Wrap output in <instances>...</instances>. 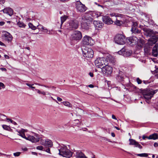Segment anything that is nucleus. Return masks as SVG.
Instances as JSON below:
<instances>
[{"instance_id": "f257e3e1", "label": "nucleus", "mask_w": 158, "mask_h": 158, "mask_svg": "<svg viewBox=\"0 0 158 158\" xmlns=\"http://www.w3.org/2000/svg\"><path fill=\"white\" fill-rule=\"evenodd\" d=\"M82 37V34L80 31L77 30L74 31L70 37L71 44H73L77 43L81 39Z\"/></svg>"}, {"instance_id": "f03ea898", "label": "nucleus", "mask_w": 158, "mask_h": 158, "mask_svg": "<svg viewBox=\"0 0 158 158\" xmlns=\"http://www.w3.org/2000/svg\"><path fill=\"white\" fill-rule=\"evenodd\" d=\"M58 150L59 151V154L64 157H70L72 155V152L67 148L66 146L63 145L59 147Z\"/></svg>"}, {"instance_id": "7ed1b4c3", "label": "nucleus", "mask_w": 158, "mask_h": 158, "mask_svg": "<svg viewBox=\"0 0 158 158\" xmlns=\"http://www.w3.org/2000/svg\"><path fill=\"white\" fill-rule=\"evenodd\" d=\"M92 19L86 15H83L82 17L81 26L82 28L85 29H88L91 23H92Z\"/></svg>"}, {"instance_id": "20e7f679", "label": "nucleus", "mask_w": 158, "mask_h": 158, "mask_svg": "<svg viewBox=\"0 0 158 158\" xmlns=\"http://www.w3.org/2000/svg\"><path fill=\"white\" fill-rule=\"evenodd\" d=\"M81 50L83 56L84 57L91 58L93 57L94 52L91 48L83 46L82 47Z\"/></svg>"}, {"instance_id": "39448f33", "label": "nucleus", "mask_w": 158, "mask_h": 158, "mask_svg": "<svg viewBox=\"0 0 158 158\" xmlns=\"http://www.w3.org/2000/svg\"><path fill=\"white\" fill-rule=\"evenodd\" d=\"M94 64L96 67L100 68L102 66L108 64V61L104 57H99L95 60Z\"/></svg>"}, {"instance_id": "423d86ee", "label": "nucleus", "mask_w": 158, "mask_h": 158, "mask_svg": "<svg viewBox=\"0 0 158 158\" xmlns=\"http://www.w3.org/2000/svg\"><path fill=\"white\" fill-rule=\"evenodd\" d=\"M157 91V89L155 90L152 89L145 90L143 92V95L145 99H150Z\"/></svg>"}, {"instance_id": "0eeeda50", "label": "nucleus", "mask_w": 158, "mask_h": 158, "mask_svg": "<svg viewBox=\"0 0 158 158\" xmlns=\"http://www.w3.org/2000/svg\"><path fill=\"white\" fill-rule=\"evenodd\" d=\"M25 139L32 143H36L39 141L40 138L39 135L33 133L32 135L27 134L26 138Z\"/></svg>"}, {"instance_id": "6e6552de", "label": "nucleus", "mask_w": 158, "mask_h": 158, "mask_svg": "<svg viewBox=\"0 0 158 158\" xmlns=\"http://www.w3.org/2000/svg\"><path fill=\"white\" fill-rule=\"evenodd\" d=\"M78 21L76 20H70L66 24V26L67 29L70 30L76 29L78 27Z\"/></svg>"}, {"instance_id": "1a4fd4ad", "label": "nucleus", "mask_w": 158, "mask_h": 158, "mask_svg": "<svg viewBox=\"0 0 158 158\" xmlns=\"http://www.w3.org/2000/svg\"><path fill=\"white\" fill-rule=\"evenodd\" d=\"M114 41L115 43L118 44L123 45L125 43V37L122 35L118 34L115 36Z\"/></svg>"}, {"instance_id": "9d476101", "label": "nucleus", "mask_w": 158, "mask_h": 158, "mask_svg": "<svg viewBox=\"0 0 158 158\" xmlns=\"http://www.w3.org/2000/svg\"><path fill=\"white\" fill-rule=\"evenodd\" d=\"M139 39L135 36L127 38L126 39L127 44L130 46H133L137 44Z\"/></svg>"}, {"instance_id": "9b49d317", "label": "nucleus", "mask_w": 158, "mask_h": 158, "mask_svg": "<svg viewBox=\"0 0 158 158\" xmlns=\"http://www.w3.org/2000/svg\"><path fill=\"white\" fill-rule=\"evenodd\" d=\"M94 43L93 39L89 36L85 35L83 38L82 44L83 45H92Z\"/></svg>"}, {"instance_id": "f8f14e48", "label": "nucleus", "mask_w": 158, "mask_h": 158, "mask_svg": "<svg viewBox=\"0 0 158 158\" xmlns=\"http://www.w3.org/2000/svg\"><path fill=\"white\" fill-rule=\"evenodd\" d=\"M105 65L101 69L102 72L104 74L107 75H110L113 71V68L110 65L107 64H105Z\"/></svg>"}, {"instance_id": "ddd939ff", "label": "nucleus", "mask_w": 158, "mask_h": 158, "mask_svg": "<svg viewBox=\"0 0 158 158\" xmlns=\"http://www.w3.org/2000/svg\"><path fill=\"white\" fill-rule=\"evenodd\" d=\"M76 8L77 11L82 12L86 10L85 5L82 4L80 1H77L76 4Z\"/></svg>"}, {"instance_id": "4468645a", "label": "nucleus", "mask_w": 158, "mask_h": 158, "mask_svg": "<svg viewBox=\"0 0 158 158\" xmlns=\"http://www.w3.org/2000/svg\"><path fill=\"white\" fill-rule=\"evenodd\" d=\"M2 38L5 41L8 42H11L12 39L11 35L8 32L4 31L2 36Z\"/></svg>"}, {"instance_id": "2eb2a0df", "label": "nucleus", "mask_w": 158, "mask_h": 158, "mask_svg": "<svg viewBox=\"0 0 158 158\" xmlns=\"http://www.w3.org/2000/svg\"><path fill=\"white\" fill-rule=\"evenodd\" d=\"M118 53L119 55H122L125 57H127L131 55L132 52L130 50L126 49L125 47H123L118 51Z\"/></svg>"}, {"instance_id": "dca6fc26", "label": "nucleus", "mask_w": 158, "mask_h": 158, "mask_svg": "<svg viewBox=\"0 0 158 158\" xmlns=\"http://www.w3.org/2000/svg\"><path fill=\"white\" fill-rule=\"evenodd\" d=\"M40 143L41 145L48 148L51 147L53 145L52 142L48 139L41 140L40 141Z\"/></svg>"}, {"instance_id": "f3484780", "label": "nucleus", "mask_w": 158, "mask_h": 158, "mask_svg": "<svg viewBox=\"0 0 158 158\" xmlns=\"http://www.w3.org/2000/svg\"><path fill=\"white\" fill-rule=\"evenodd\" d=\"M142 29L144 31L145 35L148 36L153 37L154 33L153 30L148 28L147 27H143Z\"/></svg>"}, {"instance_id": "a211bd4d", "label": "nucleus", "mask_w": 158, "mask_h": 158, "mask_svg": "<svg viewBox=\"0 0 158 158\" xmlns=\"http://www.w3.org/2000/svg\"><path fill=\"white\" fill-rule=\"evenodd\" d=\"M27 131L26 129H21L20 130H17L16 131L18 133V134H17L18 135L25 139L26 138V136L25 135V133L27 132Z\"/></svg>"}, {"instance_id": "6ab92c4d", "label": "nucleus", "mask_w": 158, "mask_h": 158, "mask_svg": "<svg viewBox=\"0 0 158 158\" xmlns=\"http://www.w3.org/2000/svg\"><path fill=\"white\" fill-rule=\"evenodd\" d=\"M129 141L130 142L129 145H134L135 147H138L140 149H142V147L138 142H136L135 140L132 139H129Z\"/></svg>"}, {"instance_id": "aec40b11", "label": "nucleus", "mask_w": 158, "mask_h": 158, "mask_svg": "<svg viewBox=\"0 0 158 158\" xmlns=\"http://www.w3.org/2000/svg\"><path fill=\"white\" fill-rule=\"evenodd\" d=\"M138 24L136 22H133L132 26L131 31L133 33L135 34L139 33L140 32V31L137 28Z\"/></svg>"}, {"instance_id": "412c9836", "label": "nucleus", "mask_w": 158, "mask_h": 158, "mask_svg": "<svg viewBox=\"0 0 158 158\" xmlns=\"http://www.w3.org/2000/svg\"><path fill=\"white\" fill-rule=\"evenodd\" d=\"M125 75L124 73L122 71H119L118 74L116 77V79L119 81H123Z\"/></svg>"}, {"instance_id": "4be33fe9", "label": "nucleus", "mask_w": 158, "mask_h": 158, "mask_svg": "<svg viewBox=\"0 0 158 158\" xmlns=\"http://www.w3.org/2000/svg\"><path fill=\"white\" fill-rule=\"evenodd\" d=\"M102 19L103 22L107 24H111L113 22L111 19L108 16H103L102 17Z\"/></svg>"}, {"instance_id": "5701e85b", "label": "nucleus", "mask_w": 158, "mask_h": 158, "mask_svg": "<svg viewBox=\"0 0 158 158\" xmlns=\"http://www.w3.org/2000/svg\"><path fill=\"white\" fill-rule=\"evenodd\" d=\"M3 11L4 13L8 14L9 15L11 16L13 14V10L10 7H8L5 8L3 10H1V11Z\"/></svg>"}, {"instance_id": "b1692460", "label": "nucleus", "mask_w": 158, "mask_h": 158, "mask_svg": "<svg viewBox=\"0 0 158 158\" xmlns=\"http://www.w3.org/2000/svg\"><path fill=\"white\" fill-rule=\"evenodd\" d=\"M93 23L96 29L101 28L103 25L102 22L95 20L93 21Z\"/></svg>"}, {"instance_id": "393cba45", "label": "nucleus", "mask_w": 158, "mask_h": 158, "mask_svg": "<svg viewBox=\"0 0 158 158\" xmlns=\"http://www.w3.org/2000/svg\"><path fill=\"white\" fill-rule=\"evenodd\" d=\"M152 54L155 57L157 56L158 54V45L156 44L153 47L152 50Z\"/></svg>"}, {"instance_id": "a878e982", "label": "nucleus", "mask_w": 158, "mask_h": 158, "mask_svg": "<svg viewBox=\"0 0 158 158\" xmlns=\"http://www.w3.org/2000/svg\"><path fill=\"white\" fill-rule=\"evenodd\" d=\"M76 157L78 158H87L85 155L80 151H78L76 152L75 155Z\"/></svg>"}, {"instance_id": "bb28decb", "label": "nucleus", "mask_w": 158, "mask_h": 158, "mask_svg": "<svg viewBox=\"0 0 158 158\" xmlns=\"http://www.w3.org/2000/svg\"><path fill=\"white\" fill-rule=\"evenodd\" d=\"M148 139H152L153 140H155L158 139V135L157 133H155L150 135L148 136Z\"/></svg>"}, {"instance_id": "cd10ccee", "label": "nucleus", "mask_w": 158, "mask_h": 158, "mask_svg": "<svg viewBox=\"0 0 158 158\" xmlns=\"http://www.w3.org/2000/svg\"><path fill=\"white\" fill-rule=\"evenodd\" d=\"M156 42V39L155 38H151L148 40V44L150 45H152L153 44H154Z\"/></svg>"}, {"instance_id": "c85d7f7f", "label": "nucleus", "mask_w": 158, "mask_h": 158, "mask_svg": "<svg viewBox=\"0 0 158 158\" xmlns=\"http://www.w3.org/2000/svg\"><path fill=\"white\" fill-rule=\"evenodd\" d=\"M101 13L98 11H94L92 13V16L94 18H98L101 16Z\"/></svg>"}, {"instance_id": "c756f323", "label": "nucleus", "mask_w": 158, "mask_h": 158, "mask_svg": "<svg viewBox=\"0 0 158 158\" xmlns=\"http://www.w3.org/2000/svg\"><path fill=\"white\" fill-rule=\"evenodd\" d=\"M18 26L20 27L25 28L26 25L23 22L19 21L17 23Z\"/></svg>"}, {"instance_id": "7c9ffc66", "label": "nucleus", "mask_w": 158, "mask_h": 158, "mask_svg": "<svg viewBox=\"0 0 158 158\" xmlns=\"http://www.w3.org/2000/svg\"><path fill=\"white\" fill-rule=\"evenodd\" d=\"M67 18V17L65 16H64L60 17L61 19V26L63 23L65 21Z\"/></svg>"}, {"instance_id": "2f4dec72", "label": "nucleus", "mask_w": 158, "mask_h": 158, "mask_svg": "<svg viewBox=\"0 0 158 158\" xmlns=\"http://www.w3.org/2000/svg\"><path fill=\"white\" fill-rule=\"evenodd\" d=\"M114 23L116 25L118 26H120L123 24V21L117 19Z\"/></svg>"}, {"instance_id": "473e14b6", "label": "nucleus", "mask_w": 158, "mask_h": 158, "mask_svg": "<svg viewBox=\"0 0 158 158\" xmlns=\"http://www.w3.org/2000/svg\"><path fill=\"white\" fill-rule=\"evenodd\" d=\"M29 28L33 30H35L37 29V27L33 25L31 23H28Z\"/></svg>"}, {"instance_id": "72a5a7b5", "label": "nucleus", "mask_w": 158, "mask_h": 158, "mask_svg": "<svg viewBox=\"0 0 158 158\" xmlns=\"http://www.w3.org/2000/svg\"><path fill=\"white\" fill-rule=\"evenodd\" d=\"M110 15L111 17L115 16L116 17H122L123 15L121 14H118L115 13H112L110 14Z\"/></svg>"}, {"instance_id": "f704fd0d", "label": "nucleus", "mask_w": 158, "mask_h": 158, "mask_svg": "<svg viewBox=\"0 0 158 158\" xmlns=\"http://www.w3.org/2000/svg\"><path fill=\"white\" fill-rule=\"evenodd\" d=\"M144 50L145 52L147 54L149 53L150 52V48L148 47H147L146 46H145L144 47Z\"/></svg>"}, {"instance_id": "c9c22d12", "label": "nucleus", "mask_w": 158, "mask_h": 158, "mask_svg": "<svg viewBox=\"0 0 158 158\" xmlns=\"http://www.w3.org/2000/svg\"><path fill=\"white\" fill-rule=\"evenodd\" d=\"M62 103L64 105L66 106H68L69 107H71L72 106L68 102H62Z\"/></svg>"}, {"instance_id": "e433bc0d", "label": "nucleus", "mask_w": 158, "mask_h": 158, "mask_svg": "<svg viewBox=\"0 0 158 158\" xmlns=\"http://www.w3.org/2000/svg\"><path fill=\"white\" fill-rule=\"evenodd\" d=\"M0 117L1 118L2 121H5L6 119L7 120V119H8L5 115L3 114H0Z\"/></svg>"}, {"instance_id": "4c0bfd02", "label": "nucleus", "mask_w": 158, "mask_h": 158, "mask_svg": "<svg viewBox=\"0 0 158 158\" xmlns=\"http://www.w3.org/2000/svg\"><path fill=\"white\" fill-rule=\"evenodd\" d=\"M136 155L139 156L140 157H147L148 156V154L147 153H143L141 154H136Z\"/></svg>"}, {"instance_id": "58836bf2", "label": "nucleus", "mask_w": 158, "mask_h": 158, "mask_svg": "<svg viewBox=\"0 0 158 158\" xmlns=\"http://www.w3.org/2000/svg\"><path fill=\"white\" fill-rule=\"evenodd\" d=\"M2 126L4 129L6 130L9 131L10 129L9 126L6 125H3Z\"/></svg>"}, {"instance_id": "ea45409f", "label": "nucleus", "mask_w": 158, "mask_h": 158, "mask_svg": "<svg viewBox=\"0 0 158 158\" xmlns=\"http://www.w3.org/2000/svg\"><path fill=\"white\" fill-rule=\"evenodd\" d=\"M44 27L41 24H39L37 26V28L39 30L42 31L44 28Z\"/></svg>"}, {"instance_id": "a19ab883", "label": "nucleus", "mask_w": 158, "mask_h": 158, "mask_svg": "<svg viewBox=\"0 0 158 158\" xmlns=\"http://www.w3.org/2000/svg\"><path fill=\"white\" fill-rule=\"evenodd\" d=\"M26 84L27 86H29V87L31 88L32 89H34L35 88V87L32 86V85H34L33 84L31 85L28 83H26Z\"/></svg>"}, {"instance_id": "79ce46f5", "label": "nucleus", "mask_w": 158, "mask_h": 158, "mask_svg": "<svg viewBox=\"0 0 158 158\" xmlns=\"http://www.w3.org/2000/svg\"><path fill=\"white\" fill-rule=\"evenodd\" d=\"M136 81L138 84H141L142 82L141 80L139 77L137 78Z\"/></svg>"}, {"instance_id": "37998d69", "label": "nucleus", "mask_w": 158, "mask_h": 158, "mask_svg": "<svg viewBox=\"0 0 158 158\" xmlns=\"http://www.w3.org/2000/svg\"><path fill=\"white\" fill-rule=\"evenodd\" d=\"M36 149L37 150H43L44 149L42 146H38L36 147Z\"/></svg>"}, {"instance_id": "c03bdc74", "label": "nucleus", "mask_w": 158, "mask_h": 158, "mask_svg": "<svg viewBox=\"0 0 158 158\" xmlns=\"http://www.w3.org/2000/svg\"><path fill=\"white\" fill-rule=\"evenodd\" d=\"M44 151H45L51 154L50 153V149L49 148H47L46 149H45L44 148L43 150Z\"/></svg>"}, {"instance_id": "a18cd8bd", "label": "nucleus", "mask_w": 158, "mask_h": 158, "mask_svg": "<svg viewBox=\"0 0 158 158\" xmlns=\"http://www.w3.org/2000/svg\"><path fill=\"white\" fill-rule=\"evenodd\" d=\"M20 152H18L15 153H14V155L15 156H18L20 155Z\"/></svg>"}, {"instance_id": "49530a36", "label": "nucleus", "mask_w": 158, "mask_h": 158, "mask_svg": "<svg viewBox=\"0 0 158 158\" xmlns=\"http://www.w3.org/2000/svg\"><path fill=\"white\" fill-rule=\"evenodd\" d=\"M156 73L155 75V78H158V69H157L156 70Z\"/></svg>"}, {"instance_id": "de8ad7c7", "label": "nucleus", "mask_w": 158, "mask_h": 158, "mask_svg": "<svg viewBox=\"0 0 158 158\" xmlns=\"http://www.w3.org/2000/svg\"><path fill=\"white\" fill-rule=\"evenodd\" d=\"M2 87V88H5V86L4 84L2 82L0 83V87Z\"/></svg>"}, {"instance_id": "09e8293b", "label": "nucleus", "mask_w": 158, "mask_h": 158, "mask_svg": "<svg viewBox=\"0 0 158 158\" xmlns=\"http://www.w3.org/2000/svg\"><path fill=\"white\" fill-rule=\"evenodd\" d=\"M42 31H44V32L45 33H47L48 32L47 29L45 27H44V29H43V30Z\"/></svg>"}, {"instance_id": "8fccbe9b", "label": "nucleus", "mask_w": 158, "mask_h": 158, "mask_svg": "<svg viewBox=\"0 0 158 158\" xmlns=\"http://www.w3.org/2000/svg\"><path fill=\"white\" fill-rule=\"evenodd\" d=\"M148 136H145L144 135H143L142 136V139H145L146 138H147L148 139Z\"/></svg>"}, {"instance_id": "3c124183", "label": "nucleus", "mask_w": 158, "mask_h": 158, "mask_svg": "<svg viewBox=\"0 0 158 158\" xmlns=\"http://www.w3.org/2000/svg\"><path fill=\"white\" fill-rule=\"evenodd\" d=\"M5 2V0H0V4H4Z\"/></svg>"}, {"instance_id": "603ef678", "label": "nucleus", "mask_w": 158, "mask_h": 158, "mask_svg": "<svg viewBox=\"0 0 158 158\" xmlns=\"http://www.w3.org/2000/svg\"><path fill=\"white\" fill-rule=\"evenodd\" d=\"M57 100L58 101H59L60 102V101H61L62 100V99L59 97H57Z\"/></svg>"}, {"instance_id": "864d4df0", "label": "nucleus", "mask_w": 158, "mask_h": 158, "mask_svg": "<svg viewBox=\"0 0 158 158\" xmlns=\"http://www.w3.org/2000/svg\"><path fill=\"white\" fill-rule=\"evenodd\" d=\"M143 83L145 84H147L149 83V82H148V81H143Z\"/></svg>"}, {"instance_id": "5fc2aeb1", "label": "nucleus", "mask_w": 158, "mask_h": 158, "mask_svg": "<svg viewBox=\"0 0 158 158\" xmlns=\"http://www.w3.org/2000/svg\"><path fill=\"white\" fill-rule=\"evenodd\" d=\"M154 146L155 147H156L158 146V143H155L154 144Z\"/></svg>"}, {"instance_id": "6e6d98bb", "label": "nucleus", "mask_w": 158, "mask_h": 158, "mask_svg": "<svg viewBox=\"0 0 158 158\" xmlns=\"http://www.w3.org/2000/svg\"><path fill=\"white\" fill-rule=\"evenodd\" d=\"M7 120L8 121H10V123H12L14 121L10 119V118L7 119Z\"/></svg>"}, {"instance_id": "4d7b16f0", "label": "nucleus", "mask_w": 158, "mask_h": 158, "mask_svg": "<svg viewBox=\"0 0 158 158\" xmlns=\"http://www.w3.org/2000/svg\"><path fill=\"white\" fill-rule=\"evenodd\" d=\"M4 56L5 58L6 59H9V57L8 55H4Z\"/></svg>"}, {"instance_id": "13d9d810", "label": "nucleus", "mask_w": 158, "mask_h": 158, "mask_svg": "<svg viewBox=\"0 0 158 158\" xmlns=\"http://www.w3.org/2000/svg\"><path fill=\"white\" fill-rule=\"evenodd\" d=\"M112 118L113 119H115V120L117 119H116L115 116V115H114L113 114L112 115Z\"/></svg>"}, {"instance_id": "bf43d9fd", "label": "nucleus", "mask_w": 158, "mask_h": 158, "mask_svg": "<svg viewBox=\"0 0 158 158\" xmlns=\"http://www.w3.org/2000/svg\"><path fill=\"white\" fill-rule=\"evenodd\" d=\"M5 23L3 22H0V25L2 26Z\"/></svg>"}, {"instance_id": "052dcab7", "label": "nucleus", "mask_w": 158, "mask_h": 158, "mask_svg": "<svg viewBox=\"0 0 158 158\" xmlns=\"http://www.w3.org/2000/svg\"><path fill=\"white\" fill-rule=\"evenodd\" d=\"M89 74L90 77H93V73L90 72L89 73Z\"/></svg>"}, {"instance_id": "680f3d73", "label": "nucleus", "mask_w": 158, "mask_h": 158, "mask_svg": "<svg viewBox=\"0 0 158 158\" xmlns=\"http://www.w3.org/2000/svg\"><path fill=\"white\" fill-rule=\"evenodd\" d=\"M88 86L90 88H93L94 85H93L90 84L88 85Z\"/></svg>"}, {"instance_id": "e2e57ef3", "label": "nucleus", "mask_w": 158, "mask_h": 158, "mask_svg": "<svg viewBox=\"0 0 158 158\" xmlns=\"http://www.w3.org/2000/svg\"><path fill=\"white\" fill-rule=\"evenodd\" d=\"M35 90L37 91V92L39 94H41V92L40 90H39V89H35Z\"/></svg>"}, {"instance_id": "0e129e2a", "label": "nucleus", "mask_w": 158, "mask_h": 158, "mask_svg": "<svg viewBox=\"0 0 158 158\" xmlns=\"http://www.w3.org/2000/svg\"><path fill=\"white\" fill-rule=\"evenodd\" d=\"M95 3L96 4V5H97L98 6H101L102 7H103V6L99 5V4H98L96 2H95Z\"/></svg>"}, {"instance_id": "69168bd1", "label": "nucleus", "mask_w": 158, "mask_h": 158, "mask_svg": "<svg viewBox=\"0 0 158 158\" xmlns=\"http://www.w3.org/2000/svg\"><path fill=\"white\" fill-rule=\"evenodd\" d=\"M35 85H39V86H43V85H41V84H39V83H35Z\"/></svg>"}, {"instance_id": "338daca9", "label": "nucleus", "mask_w": 158, "mask_h": 158, "mask_svg": "<svg viewBox=\"0 0 158 158\" xmlns=\"http://www.w3.org/2000/svg\"><path fill=\"white\" fill-rule=\"evenodd\" d=\"M111 135L112 137H114L115 136V134L114 133L112 132L111 133Z\"/></svg>"}, {"instance_id": "774afa93", "label": "nucleus", "mask_w": 158, "mask_h": 158, "mask_svg": "<svg viewBox=\"0 0 158 158\" xmlns=\"http://www.w3.org/2000/svg\"><path fill=\"white\" fill-rule=\"evenodd\" d=\"M0 45L1 46H3L4 45V44L2 42L0 41Z\"/></svg>"}]
</instances>
